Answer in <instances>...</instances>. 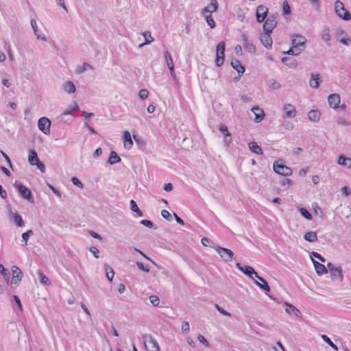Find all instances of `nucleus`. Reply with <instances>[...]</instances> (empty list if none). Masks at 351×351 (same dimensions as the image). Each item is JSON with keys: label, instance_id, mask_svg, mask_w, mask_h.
<instances>
[{"label": "nucleus", "instance_id": "nucleus-1", "mask_svg": "<svg viewBox=\"0 0 351 351\" xmlns=\"http://www.w3.org/2000/svg\"><path fill=\"white\" fill-rule=\"evenodd\" d=\"M13 186L17 190L19 195L22 198L27 200L29 203L33 204L34 202L33 194L29 189L18 181H15V182L13 184Z\"/></svg>", "mask_w": 351, "mask_h": 351}, {"label": "nucleus", "instance_id": "nucleus-2", "mask_svg": "<svg viewBox=\"0 0 351 351\" xmlns=\"http://www.w3.org/2000/svg\"><path fill=\"white\" fill-rule=\"evenodd\" d=\"M335 11L337 15L344 21L351 19V13L346 9L344 4L340 1L337 0L335 2Z\"/></svg>", "mask_w": 351, "mask_h": 351}, {"label": "nucleus", "instance_id": "nucleus-3", "mask_svg": "<svg viewBox=\"0 0 351 351\" xmlns=\"http://www.w3.org/2000/svg\"><path fill=\"white\" fill-rule=\"evenodd\" d=\"M273 169L276 173L284 176H291L293 173L292 169L285 165L282 160H276L274 162Z\"/></svg>", "mask_w": 351, "mask_h": 351}, {"label": "nucleus", "instance_id": "nucleus-4", "mask_svg": "<svg viewBox=\"0 0 351 351\" xmlns=\"http://www.w3.org/2000/svg\"><path fill=\"white\" fill-rule=\"evenodd\" d=\"M225 49H226V43L224 41H221L217 44V50H216L215 64H216V66L218 67L221 66L224 62Z\"/></svg>", "mask_w": 351, "mask_h": 351}, {"label": "nucleus", "instance_id": "nucleus-5", "mask_svg": "<svg viewBox=\"0 0 351 351\" xmlns=\"http://www.w3.org/2000/svg\"><path fill=\"white\" fill-rule=\"evenodd\" d=\"M12 278L11 280L10 285L12 287H16L19 282L21 281L23 274L21 269L14 265L12 267Z\"/></svg>", "mask_w": 351, "mask_h": 351}, {"label": "nucleus", "instance_id": "nucleus-6", "mask_svg": "<svg viewBox=\"0 0 351 351\" xmlns=\"http://www.w3.org/2000/svg\"><path fill=\"white\" fill-rule=\"evenodd\" d=\"M215 250L220 255L221 258L226 262H230L233 259L234 252L228 248L217 246Z\"/></svg>", "mask_w": 351, "mask_h": 351}, {"label": "nucleus", "instance_id": "nucleus-7", "mask_svg": "<svg viewBox=\"0 0 351 351\" xmlns=\"http://www.w3.org/2000/svg\"><path fill=\"white\" fill-rule=\"evenodd\" d=\"M51 121L47 117H43L38 119V127L45 134H50Z\"/></svg>", "mask_w": 351, "mask_h": 351}, {"label": "nucleus", "instance_id": "nucleus-8", "mask_svg": "<svg viewBox=\"0 0 351 351\" xmlns=\"http://www.w3.org/2000/svg\"><path fill=\"white\" fill-rule=\"evenodd\" d=\"M269 10L263 5H260L256 8V18L258 23L263 22L267 16Z\"/></svg>", "mask_w": 351, "mask_h": 351}, {"label": "nucleus", "instance_id": "nucleus-9", "mask_svg": "<svg viewBox=\"0 0 351 351\" xmlns=\"http://www.w3.org/2000/svg\"><path fill=\"white\" fill-rule=\"evenodd\" d=\"M306 43V39L305 38L304 36L300 34H297L294 36L293 38H292L291 45L293 46V48L302 47L303 49H305Z\"/></svg>", "mask_w": 351, "mask_h": 351}, {"label": "nucleus", "instance_id": "nucleus-10", "mask_svg": "<svg viewBox=\"0 0 351 351\" xmlns=\"http://www.w3.org/2000/svg\"><path fill=\"white\" fill-rule=\"evenodd\" d=\"M254 279L257 278L259 281L263 282V284H261L258 281L255 280V284L262 290H263L265 293L270 291V287L267 284V282L265 278L258 275V274L255 271L254 273Z\"/></svg>", "mask_w": 351, "mask_h": 351}, {"label": "nucleus", "instance_id": "nucleus-11", "mask_svg": "<svg viewBox=\"0 0 351 351\" xmlns=\"http://www.w3.org/2000/svg\"><path fill=\"white\" fill-rule=\"evenodd\" d=\"M236 267L238 269L242 271L245 275L249 276L250 278L254 279V273H255L254 269L248 265L243 266L240 263H236Z\"/></svg>", "mask_w": 351, "mask_h": 351}, {"label": "nucleus", "instance_id": "nucleus-12", "mask_svg": "<svg viewBox=\"0 0 351 351\" xmlns=\"http://www.w3.org/2000/svg\"><path fill=\"white\" fill-rule=\"evenodd\" d=\"M149 339L145 340V346L147 351H160L159 346L157 341L152 336H149Z\"/></svg>", "mask_w": 351, "mask_h": 351}, {"label": "nucleus", "instance_id": "nucleus-13", "mask_svg": "<svg viewBox=\"0 0 351 351\" xmlns=\"http://www.w3.org/2000/svg\"><path fill=\"white\" fill-rule=\"evenodd\" d=\"M328 101L330 107L336 110L340 104V95L337 93L330 94L328 97Z\"/></svg>", "mask_w": 351, "mask_h": 351}, {"label": "nucleus", "instance_id": "nucleus-14", "mask_svg": "<svg viewBox=\"0 0 351 351\" xmlns=\"http://www.w3.org/2000/svg\"><path fill=\"white\" fill-rule=\"evenodd\" d=\"M8 210L10 215L12 217V219L14 220V223L19 226L22 227L24 226V221L22 219V217L18 213H13L12 210V208L10 206H8Z\"/></svg>", "mask_w": 351, "mask_h": 351}, {"label": "nucleus", "instance_id": "nucleus-15", "mask_svg": "<svg viewBox=\"0 0 351 351\" xmlns=\"http://www.w3.org/2000/svg\"><path fill=\"white\" fill-rule=\"evenodd\" d=\"M230 65L231 66L235 69L238 74L239 75H242L244 72L245 71V68L244 66H243L239 60H237V58H233L231 60V62H230Z\"/></svg>", "mask_w": 351, "mask_h": 351}, {"label": "nucleus", "instance_id": "nucleus-16", "mask_svg": "<svg viewBox=\"0 0 351 351\" xmlns=\"http://www.w3.org/2000/svg\"><path fill=\"white\" fill-rule=\"evenodd\" d=\"M262 44L267 48L271 49L272 47V38L270 33L264 32V34H261L260 36Z\"/></svg>", "mask_w": 351, "mask_h": 351}, {"label": "nucleus", "instance_id": "nucleus-17", "mask_svg": "<svg viewBox=\"0 0 351 351\" xmlns=\"http://www.w3.org/2000/svg\"><path fill=\"white\" fill-rule=\"evenodd\" d=\"M252 111L254 112L255 115L254 121L256 123H259L265 117V112L258 106H254L252 108Z\"/></svg>", "mask_w": 351, "mask_h": 351}, {"label": "nucleus", "instance_id": "nucleus-18", "mask_svg": "<svg viewBox=\"0 0 351 351\" xmlns=\"http://www.w3.org/2000/svg\"><path fill=\"white\" fill-rule=\"evenodd\" d=\"M313 263L318 276H322L328 273L327 268L323 264L314 259H313Z\"/></svg>", "mask_w": 351, "mask_h": 351}, {"label": "nucleus", "instance_id": "nucleus-19", "mask_svg": "<svg viewBox=\"0 0 351 351\" xmlns=\"http://www.w3.org/2000/svg\"><path fill=\"white\" fill-rule=\"evenodd\" d=\"M284 304L288 307L285 309L287 313L289 315L293 314L298 317H301V312L295 306L288 303L287 302H285Z\"/></svg>", "mask_w": 351, "mask_h": 351}, {"label": "nucleus", "instance_id": "nucleus-20", "mask_svg": "<svg viewBox=\"0 0 351 351\" xmlns=\"http://www.w3.org/2000/svg\"><path fill=\"white\" fill-rule=\"evenodd\" d=\"M218 9L217 0H211L210 3L202 10V14H206L216 11Z\"/></svg>", "mask_w": 351, "mask_h": 351}, {"label": "nucleus", "instance_id": "nucleus-21", "mask_svg": "<svg viewBox=\"0 0 351 351\" xmlns=\"http://www.w3.org/2000/svg\"><path fill=\"white\" fill-rule=\"evenodd\" d=\"M322 80L320 79V75L319 73L314 74L313 73L311 75V77L310 80V86L313 88H319L320 83Z\"/></svg>", "mask_w": 351, "mask_h": 351}, {"label": "nucleus", "instance_id": "nucleus-22", "mask_svg": "<svg viewBox=\"0 0 351 351\" xmlns=\"http://www.w3.org/2000/svg\"><path fill=\"white\" fill-rule=\"evenodd\" d=\"M281 60L282 63L287 65L289 68L295 69L298 66V62L295 59L289 57H283Z\"/></svg>", "mask_w": 351, "mask_h": 351}, {"label": "nucleus", "instance_id": "nucleus-23", "mask_svg": "<svg viewBox=\"0 0 351 351\" xmlns=\"http://www.w3.org/2000/svg\"><path fill=\"white\" fill-rule=\"evenodd\" d=\"M284 111L287 117L293 118L296 115V110L292 104H286L284 106Z\"/></svg>", "mask_w": 351, "mask_h": 351}, {"label": "nucleus", "instance_id": "nucleus-24", "mask_svg": "<svg viewBox=\"0 0 351 351\" xmlns=\"http://www.w3.org/2000/svg\"><path fill=\"white\" fill-rule=\"evenodd\" d=\"M123 145L125 148L130 149L133 145V141L131 138V134L128 131L123 132Z\"/></svg>", "mask_w": 351, "mask_h": 351}, {"label": "nucleus", "instance_id": "nucleus-25", "mask_svg": "<svg viewBox=\"0 0 351 351\" xmlns=\"http://www.w3.org/2000/svg\"><path fill=\"white\" fill-rule=\"evenodd\" d=\"M264 21L265 23L263 26L264 32L271 34L274 28L276 27L278 23H274L267 20H265Z\"/></svg>", "mask_w": 351, "mask_h": 351}, {"label": "nucleus", "instance_id": "nucleus-26", "mask_svg": "<svg viewBox=\"0 0 351 351\" xmlns=\"http://www.w3.org/2000/svg\"><path fill=\"white\" fill-rule=\"evenodd\" d=\"M308 119L313 122H318L320 119L321 113L317 110H311L308 113Z\"/></svg>", "mask_w": 351, "mask_h": 351}, {"label": "nucleus", "instance_id": "nucleus-27", "mask_svg": "<svg viewBox=\"0 0 351 351\" xmlns=\"http://www.w3.org/2000/svg\"><path fill=\"white\" fill-rule=\"evenodd\" d=\"M250 150L258 155L263 154V152L262 148L256 143V142H250L248 143Z\"/></svg>", "mask_w": 351, "mask_h": 351}, {"label": "nucleus", "instance_id": "nucleus-28", "mask_svg": "<svg viewBox=\"0 0 351 351\" xmlns=\"http://www.w3.org/2000/svg\"><path fill=\"white\" fill-rule=\"evenodd\" d=\"M39 160L37 152L34 149L30 150L28 156V161L29 164L34 166Z\"/></svg>", "mask_w": 351, "mask_h": 351}, {"label": "nucleus", "instance_id": "nucleus-29", "mask_svg": "<svg viewBox=\"0 0 351 351\" xmlns=\"http://www.w3.org/2000/svg\"><path fill=\"white\" fill-rule=\"evenodd\" d=\"M339 165L351 168V158L346 157L343 155H340L337 161Z\"/></svg>", "mask_w": 351, "mask_h": 351}, {"label": "nucleus", "instance_id": "nucleus-30", "mask_svg": "<svg viewBox=\"0 0 351 351\" xmlns=\"http://www.w3.org/2000/svg\"><path fill=\"white\" fill-rule=\"evenodd\" d=\"M121 161V158L117 154L115 151H111L110 156L108 160V162L110 165H114L115 163L119 162Z\"/></svg>", "mask_w": 351, "mask_h": 351}, {"label": "nucleus", "instance_id": "nucleus-31", "mask_svg": "<svg viewBox=\"0 0 351 351\" xmlns=\"http://www.w3.org/2000/svg\"><path fill=\"white\" fill-rule=\"evenodd\" d=\"M304 239L308 242H315L317 241V233L313 231L307 232L304 236Z\"/></svg>", "mask_w": 351, "mask_h": 351}, {"label": "nucleus", "instance_id": "nucleus-32", "mask_svg": "<svg viewBox=\"0 0 351 351\" xmlns=\"http://www.w3.org/2000/svg\"><path fill=\"white\" fill-rule=\"evenodd\" d=\"M130 209L132 211L136 213L138 217H143V213L140 210L136 202L132 199L130 202Z\"/></svg>", "mask_w": 351, "mask_h": 351}, {"label": "nucleus", "instance_id": "nucleus-33", "mask_svg": "<svg viewBox=\"0 0 351 351\" xmlns=\"http://www.w3.org/2000/svg\"><path fill=\"white\" fill-rule=\"evenodd\" d=\"M64 90L66 93L71 94L75 92L76 88L75 84L72 82L68 81L64 84Z\"/></svg>", "mask_w": 351, "mask_h": 351}, {"label": "nucleus", "instance_id": "nucleus-34", "mask_svg": "<svg viewBox=\"0 0 351 351\" xmlns=\"http://www.w3.org/2000/svg\"><path fill=\"white\" fill-rule=\"evenodd\" d=\"M143 36L145 38V43H142L139 45L140 47L144 46L145 45L150 44L154 41V38L152 37L151 32L149 31H146L143 34Z\"/></svg>", "mask_w": 351, "mask_h": 351}, {"label": "nucleus", "instance_id": "nucleus-35", "mask_svg": "<svg viewBox=\"0 0 351 351\" xmlns=\"http://www.w3.org/2000/svg\"><path fill=\"white\" fill-rule=\"evenodd\" d=\"M31 25L34 29V32L35 34V35L37 37V39H41L43 41H46L47 40V38L45 36H40L39 34H38V27H37V25H36V21L34 19H32L31 20Z\"/></svg>", "mask_w": 351, "mask_h": 351}, {"label": "nucleus", "instance_id": "nucleus-36", "mask_svg": "<svg viewBox=\"0 0 351 351\" xmlns=\"http://www.w3.org/2000/svg\"><path fill=\"white\" fill-rule=\"evenodd\" d=\"M333 269H337V271L330 272L331 275L333 277H338L339 280L340 281H342L343 279L342 268L340 266H339V267H335Z\"/></svg>", "mask_w": 351, "mask_h": 351}, {"label": "nucleus", "instance_id": "nucleus-37", "mask_svg": "<svg viewBox=\"0 0 351 351\" xmlns=\"http://www.w3.org/2000/svg\"><path fill=\"white\" fill-rule=\"evenodd\" d=\"M105 270L108 280L112 282L114 275V270L107 264L105 265Z\"/></svg>", "mask_w": 351, "mask_h": 351}, {"label": "nucleus", "instance_id": "nucleus-38", "mask_svg": "<svg viewBox=\"0 0 351 351\" xmlns=\"http://www.w3.org/2000/svg\"><path fill=\"white\" fill-rule=\"evenodd\" d=\"M87 68H89L90 69H93L90 64H89L87 62H84L82 66H77V68L75 70V73L77 74H82L86 70Z\"/></svg>", "mask_w": 351, "mask_h": 351}, {"label": "nucleus", "instance_id": "nucleus-39", "mask_svg": "<svg viewBox=\"0 0 351 351\" xmlns=\"http://www.w3.org/2000/svg\"><path fill=\"white\" fill-rule=\"evenodd\" d=\"M206 21V23L210 26L211 29H213L216 26V23L214 21V19L212 17L211 13H208L206 14H204Z\"/></svg>", "mask_w": 351, "mask_h": 351}, {"label": "nucleus", "instance_id": "nucleus-40", "mask_svg": "<svg viewBox=\"0 0 351 351\" xmlns=\"http://www.w3.org/2000/svg\"><path fill=\"white\" fill-rule=\"evenodd\" d=\"M321 337L324 341V342L329 345L332 348H333L335 351H338V347L331 341V339L326 335H322Z\"/></svg>", "mask_w": 351, "mask_h": 351}, {"label": "nucleus", "instance_id": "nucleus-41", "mask_svg": "<svg viewBox=\"0 0 351 351\" xmlns=\"http://www.w3.org/2000/svg\"><path fill=\"white\" fill-rule=\"evenodd\" d=\"M0 274L3 276L5 280L8 283L10 274L7 269L4 267L2 264H0Z\"/></svg>", "mask_w": 351, "mask_h": 351}, {"label": "nucleus", "instance_id": "nucleus-42", "mask_svg": "<svg viewBox=\"0 0 351 351\" xmlns=\"http://www.w3.org/2000/svg\"><path fill=\"white\" fill-rule=\"evenodd\" d=\"M164 55L168 68L174 66L171 53L168 51H165Z\"/></svg>", "mask_w": 351, "mask_h": 351}, {"label": "nucleus", "instance_id": "nucleus-43", "mask_svg": "<svg viewBox=\"0 0 351 351\" xmlns=\"http://www.w3.org/2000/svg\"><path fill=\"white\" fill-rule=\"evenodd\" d=\"M78 109H79V107H78L77 104L76 103H74V106H69L66 110H65L62 112V116L69 115L73 112L77 111Z\"/></svg>", "mask_w": 351, "mask_h": 351}, {"label": "nucleus", "instance_id": "nucleus-44", "mask_svg": "<svg viewBox=\"0 0 351 351\" xmlns=\"http://www.w3.org/2000/svg\"><path fill=\"white\" fill-rule=\"evenodd\" d=\"M312 207L315 215H319L322 218L324 217L323 210L316 202L313 203Z\"/></svg>", "mask_w": 351, "mask_h": 351}, {"label": "nucleus", "instance_id": "nucleus-45", "mask_svg": "<svg viewBox=\"0 0 351 351\" xmlns=\"http://www.w3.org/2000/svg\"><path fill=\"white\" fill-rule=\"evenodd\" d=\"M291 12L290 5L287 0H285L282 3V13L283 15L290 14Z\"/></svg>", "mask_w": 351, "mask_h": 351}, {"label": "nucleus", "instance_id": "nucleus-46", "mask_svg": "<svg viewBox=\"0 0 351 351\" xmlns=\"http://www.w3.org/2000/svg\"><path fill=\"white\" fill-rule=\"evenodd\" d=\"M300 214L306 219L311 220L312 219V215L311 213L306 209L305 208H300L299 209Z\"/></svg>", "mask_w": 351, "mask_h": 351}, {"label": "nucleus", "instance_id": "nucleus-47", "mask_svg": "<svg viewBox=\"0 0 351 351\" xmlns=\"http://www.w3.org/2000/svg\"><path fill=\"white\" fill-rule=\"evenodd\" d=\"M33 234L34 232L32 230H28L27 232L22 234V241L25 242V245H27L29 237Z\"/></svg>", "mask_w": 351, "mask_h": 351}, {"label": "nucleus", "instance_id": "nucleus-48", "mask_svg": "<svg viewBox=\"0 0 351 351\" xmlns=\"http://www.w3.org/2000/svg\"><path fill=\"white\" fill-rule=\"evenodd\" d=\"M310 256L312 260L313 259V258H316L319 259L322 263L326 262V258L317 252H311Z\"/></svg>", "mask_w": 351, "mask_h": 351}, {"label": "nucleus", "instance_id": "nucleus-49", "mask_svg": "<svg viewBox=\"0 0 351 351\" xmlns=\"http://www.w3.org/2000/svg\"><path fill=\"white\" fill-rule=\"evenodd\" d=\"M245 49L250 53L254 54L256 53V48L252 43H250L244 46Z\"/></svg>", "mask_w": 351, "mask_h": 351}, {"label": "nucleus", "instance_id": "nucleus-50", "mask_svg": "<svg viewBox=\"0 0 351 351\" xmlns=\"http://www.w3.org/2000/svg\"><path fill=\"white\" fill-rule=\"evenodd\" d=\"M38 275H39L40 282L42 284L48 285L50 283L49 278L43 273L39 271Z\"/></svg>", "mask_w": 351, "mask_h": 351}, {"label": "nucleus", "instance_id": "nucleus-51", "mask_svg": "<svg viewBox=\"0 0 351 351\" xmlns=\"http://www.w3.org/2000/svg\"><path fill=\"white\" fill-rule=\"evenodd\" d=\"M149 301L154 306H158L160 302V299L157 295H152L149 296Z\"/></svg>", "mask_w": 351, "mask_h": 351}, {"label": "nucleus", "instance_id": "nucleus-52", "mask_svg": "<svg viewBox=\"0 0 351 351\" xmlns=\"http://www.w3.org/2000/svg\"><path fill=\"white\" fill-rule=\"evenodd\" d=\"M197 339L199 341L200 343H202L204 346H205L207 348H209L210 346L209 342L207 341V339L202 335H197Z\"/></svg>", "mask_w": 351, "mask_h": 351}, {"label": "nucleus", "instance_id": "nucleus-53", "mask_svg": "<svg viewBox=\"0 0 351 351\" xmlns=\"http://www.w3.org/2000/svg\"><path fill=\"white\" fill-rule=\"evenodd\" d=\"M215 308L223 315L227 316V317H231V313L224 310L223 308L219 306L218 304L215 305Z\"/></svg>", "mask_w": 351, "mask_h": 351}, {"label": "nucleus", "instance_id": "nucleus-54", "mask_svg": "<svg viewBox=\"0 0 351 351\" xmlns=\"http://www.w3.org/2000/svg\"><path fill=\"white\" fill-rule=\"evenodd\" d=\"M329 32H330V30H329V28H328V27L324 30V33H323L322 37V39L324 40H325L326 42H328L330 40V35Z\"/></svg>", "mask_w": 351, "mask_h": 351}, {"label": "nucleus", "instance_id": "nucleus-55", "mask_svg": "<svg viewBox=\"0 0 351 351\" xmlns=\"http://www.w3.org/2000/svg\"><path fill=\"white\" fill-rule=\"evenodd\" d=\"M71 182H72V183H73L75 186H77V187H79V188H80V189H82V188H83V186H84V185H83L82 182H81V181H80L77 178H76V177H73V178H71Z\"/></svg>", "mask_w": 351, "mask_h": 351}, {"label": "nucleus", "instance_id": "nucleus-56", "mask_svg": "<svg viewBox=\"0 0 351 351\" xmlns=\"http://www.w3.org/2000/svg\"><path fill=\"white\" fill-rule=\"evenodd\" d=\"M140 223L149 228H152L154 227V223L150 221V220H148V219H143L140 221Z\"/></svg>", "mask_w": 351, "mask_h": 351}, {"label": "nucleus", "instance_id": "nucleus-57", "mask_svg": "<svg viewBox=\"0 0 351 351\" xmlns=\"http://www.w3.org/2000/svg\"><path fill=\"white\" fill-rule=\"evenodd\" d=\"M149 92L147 89H141L138 93V96L141 99H145L148 97Z\"/></svg>", "mask_w": 351, "mask_h": 351}, {"label": "nucleus", "instance_id": "nucleus-58", "mask_svg": "<svg viewBox=\"0 0 351 351\" xmlns=\"http://www.w3.org/2000/svg\"><path fill=\"white\" fill-rule=\"evenodd\" d=\"M136 264L137 267H138L139 269H141V270H142V271H145V272L148 273V272L150 271L149 267L148 266H145V265H144L142 263H141V262H136Z\"/></svg>", "mask_w": 351, "mask_h": 351}, {"label": "nucleus", "instance_id": "nucleus-59", "mask_svg": "<svg viewBox=\"0 0 351 351\" xmlns=\"http://www.w3.org/2000/svg\"><path fill=\"white\" fill-rule=\"evenodd\" d=\"M161 215L163 218H165V219L168 220V221H171L172 219V217H171V215L170 214V213L167 210H162L161 211Z\"/></svg>", "mask_w": 351, "mask_h": 351}, {"label": "nucleus", "instance_id": "nucleus-60", "mask_svg": "<svg viewBox=\"0 0 351 351\" xmlns=\"http://www.w3.org/2000/svg\"><path fill=\"white\" fill-rule=\"evenodd\" d=\"M190 326L188 322H183L182 324V332L186 334L189 332Z\"/></svg>", "mask_w": 351, "mask_h": 351}, {"label": "nucleus", "instance_id": "nucleus-61", "mask_svg": "<svg viewBox=\"0 0 351 351\" xmlns=\"http://www.w3.org/2000/svg\"><path fill=\"white\" fill-rule=\"evenodd\" d=\"M89 251L93 254L95 258H99V250L96 247H90Z\"/></svg>", "mask_w": 351, "mask_h": 351}, {"label": "nucleus", "instance_id": "nucleus-62", "mask_svg": "<svg viewBox=\"0 0 351 351\" xmlns=\"http://www.w3.org/2000/svg\"><path fill=\"white\" fill-rule=\"evenodd\" d=\"M278 16V13L274 12V13L271 14L266 20L271 21V22L277 23L276 19Z\"/></svg>", "mask_w": 351, "mask_h": 351}, {"label": "nucleus", "instance_id": "nucleus-63", "mask_svg": "<svg viewBox=\"0 0 351 351\" xmlns=\"http://www.w3.org/2000/svg\"><path fill=\"white\" fill-rule=\"evenodd\" d=\"M219 130L222 134H223L224 136L230 134V132L228 131V128L226 125H223V124L221 125Z\"/></svg>", "mask_w": 351, "mask_h": 351}, {"label": "nucleus", "instance_id": "nucleus-64", "mask_svg": "<svg viewBox=\"0 0 351 351\" xmlns=\"http://www.w3.org/2000/svg\"><path fill=\"white\" fill-rule=\"evenodd\" d=\"M341 191L346 196H349L351 194V189L346 186L341 188Z\"/></svg>", "mask_w": 351, "mask_h": 351}]
</instances>
